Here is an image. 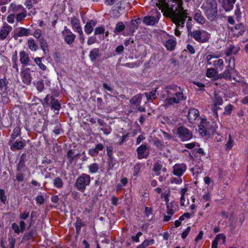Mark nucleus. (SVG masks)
Wrapping results in <instances>:
<instances>
[{
  "mask_svg": "<svg viewBox=\"0 0 248 248\" xmlns=\"http://www.w3.org/2000/svg\"><path fill=\"white\" fill-rule=\"evenodd\" d=\"M158 1L156 5L166 11L168 16L177 27L184 26L187 13L184 10L182 0H158Z\"/></svg>",
  "mask_w": 248,
  "mask_h": 248,
  "instance_id": "f257e3e1",
  "label": "nucleus"
},
{
  "mask_svg": "<svg viewBox=\"0 0 248 248\" xmlns=\"http://www.w3.org/2000/svg\"><path fill=\"white\" fill-rule=\"evenodd\" d=\"M165 91L167 94L165 101L169 105L178 104L181 101L186 100V99L184 94V90L176 85L167 86L165 88Z\"/></svg>",
  "mask_w": 248,
  "mask_h": 248,
  "instance_id": "f03ea898",
  "label": "nucleus"
},
{
  "mask_svg": "<svg viewBox=\"0 0 248 248\" xmlns=\"http://www.w3.org/2000/svg\"><path fill=\"white\" fill-rule=\"evenodd\" d=\"M188 36L193 38L199 43H205L209 41L211 34L203 30H192V24L188 21L186 23Z\"/></svg>",
  "mask_w": 248,
  "mask_h": 248,
  "instance_id": "7ed1b4c3",
  "label": "nucleus"
},
{
  "mask_svg": "<svg viewBox=\"0 0 248 248\" xmlns=\"http://www.w3.org/2000/svg\"><path fill=\"white\" fill-rule=\"evenodd\" d=\"M235 59L234 57H232L229 60V64L226 67V69L223 73L220 75V77L231 80L233 75L237 73L235 69Z\"/></svg>",
  "mask_w": 248,
  "mask_h": 248,
  "instance_id": "20e7f679",
  "label": "nucleus"
},
{
  "mask_svg": "<svg viewBox=\"0 0 248 248\" xmlns=\"http://www.w3.org/2000/svg\"><path fill=\"white\" fill-rule=\"evenodd\" d=\"M90 182V176L88 174L83 173L77 179L75 186L78 190L84 192L86 189V186H89Z\"/></svg>",
  "mask_w": 248,
  "mask_h": 248,
  "instance_id": "39448f33",
  "label": "nucleus"
},
{
  "mask_svg": "<svg viewBox=\"0 0 248 248\" xmlns=\"http://www.w3.org/2000/svg\"><path fill=\"white\" fill-rule=\"evenodd\" d=\"M42 104L44 106L50 105L51 108L59 111L61 108V105L59 101L55 99L52 95L47 94L44 99ZM58 112L56 113L58 114Z\"/></svg>",
  "mask_w": 248,
  "mask_h": 248,
  "instance_id": "423d86ee",
  "label": "nucleus"
},
{
  "mask_svg": "<svg viewBox=\"0 0 248 248\" xmlns=\"http://www.w3.org/2000/svg\"><path fill=\"white\" fill-rule=\"evenodd\" d=\"M8 80L5 78H0V94L3 96L4 102H8V98L7 97L8 93L10 92V89L8 86Z\"/></svg>",
  "mask_w": 248,
  "mask_h": 248,
  "instance_id": "0eeeda50",
  "label": "nucleus"
},
{
  "mask_svg": "<svg viewBox=\"0 0 248 248\" xmlns=\"http://www.w3.org/2000/svg\"><path fill=\"white\" fill-rule=\"evenodd\" d=\"M179 138L182 141H186L192 138V133L187 128L181 126L179 127L176 132Z\"/></svg>",
  "mask_w": 248,
  "mask_h": 248,
  "instance_id": "6e6552de",
  "label": "nucleus"
},
{
  "mask_svg": "<svg viewBox=\"0 0 248 248\" xmlns=\"http://www.w3.org/2000/svg\"><path fill=\"white\" fill-rule=\"evenodd\" d=\"M186 166L184 164H176L173 167V173L177 176H181L186 171Z\"/></svg>",
  "mask_w": 248,
  "mask_h": 248,
  "instance_id": "1a4fd4ad",
  "label": "nucleus"
},
{
  "mask_svg": "<svg viewBox=\"0 0 248 248\" xmlns=\"http://www.w3.org/2000/svg\"><path fill=\"white\" fill-rule=\"evenodd\" d=\"M62 34L64 36V40L65 42L68 45H70L74 42L76 36L70 30L65 29L62 32Z\"/></svg>",
  "mask_w": 248,
  "mask_h": 248,
  "instance_id": "9d476101",
  "label": "nucleus"
},
{
  "mask_svg": "<svg viewBox=\"0 0 248 248\" xmlns=\"http://www.w3.org/2000/svg\"><path fill=\"white\" fill-rule=\"evenodd\" d=\"M217 14V8H214L212 5L208 7L206 9L205 15L207 18L211 21H213L216 18Z\"/></svg>",
  "mask_w": 248,
  "mask_h": 248,
  "instance_id": "9b49d317",
  "label": "nucleus"
},
{
  "mask_svg": "<svg viewBox=\"0 0 248 248\" xmlns=\"http://www.w3.org/2000/svg\"><path fill=\"white\" fill-rule=\"evenodd\" d=\"M89 56L92 62H95L101 56L100 49L98 48L92 49L90 52Z\"/></svg>",
  "mask_w": 248,
  "mask_h": 248,
  "instance_id": "f8f14e48",
  "label": "nucleus"
},
{
  "mask_svg": "<svg viewBox=\"0 0 248 248\" xmlns=\"http://www.w3.org/2000/svg\"><path fill=\"white\" fill-rule=\"evenodd\" d=\"M235 2L236 0H222V6L226 12H230L233 8Z\"/></svg>",
  "mask_w": 248,
  "mask_h": 248,
  "instance_id": "ddd939ff",
  "label": "nucleus"
},
{
  "mask_svg": "<svg viewBox=\"0 0 248 248\" xmlns=\"http://www.w3.org/2000/svg\"><path fill=\"white\" fill-rule=\"evenodd\" d=\"M28 70H29V68H27L24 71H22L21 73L22 81L26 85L30 84L31 80V74L28 71Z\"/></svg>",
  "mask_w": 248,
  "mask_h": 248,
  "instance_id": "4468645a",
  "label": "nucleus"
},
{
  "mask_svg": "<svg viewBox=\"0 0 248 248\" xmlns=\"http://www.w3.org/2000/svg\"><path fill=\"white\" fill-rule=\"evenodd\" d=\"M26 157V155L25 154H23L19 159V161L17 165L16 171H24L26 169H27V167H26V165L25 164V160Z\"/></svg>",
  "mask_w": 248,
  "mask_h": 248,
  "instance_id": "2eb2a0df",
  "label": "nucleus"
},
{
  "mask_svg": "<svg viewBox=\"0 0 248 248\" xmlns=\"http://www.w3.org/2000/svg\"><path fill=\"white\" fill-rule=\"evenodd\" d=\"M71 24L73 28L75 31H77L79 34H83L82 28L80 25L79 21L75 16L71 18Z\"/></svg>",
  "mask_w": 248,
  "mask_h": 248,
  "instance_id": "dca6fc26",
  "label": "nucleus"
},
{
  "mask_svg": "<svg viewBox=\"0 0 248 248\" xmlns=\"http://www.w3.org/2000/svg\"><path fill=\"white\" fill-rule=\"evenodd\" d=\"M12 30V28L8 24L2 27L0 31V39L1 40L5 39Z\"/></svg>",
  "mask_w": 248,
  "mask_h": 248,
  "instance_id": "f3484780",
  "label": "nucleus"
},
{
  "mask_svg": "<svg viewBox=\"0 0 248 248\" xmlns=\"http://www.w3.org/2000/svg\"><path fill=\"white\" fill-rule=\"evenodd\" d=\"M104 146L102 143H98L96 145L94 148L90 149L89 150V154L92 157L97 155L99 151H102L104 150Z\"/></svg>",
  "mask_w": 248,
  "mask_h": 248,
  "instance_id": "a211bd4d",
  "label": "nucleus"
},
{
  "mask_svg": "<svg viewBox=\"0 0 248 248\" xmlns=\"http://www.w3.org/2000/svg\"><path fill=\"white\" fill-rule=\"evenodd\" d=\"M198 116L199 111L195 108H191L188 111L187 118L191 123H193L195 122Z\"/></svg>",
  "mask_w": 248,
  "mask_h": 248,
  "instance_id": "6ab92c4d",
  "label": "nucleus"
},
{
  "mask_svg": "<svg viewBox=\"0 0 248 248\" xmlns=\"http://www.w3.org/2000/svg\"><path fill=\"white\" fill-rule=\"evenodd\" d=\"M147 149V147L145 144H142L137 148V151L139 158H147L149 154L148 153L146 155L144 154Z\"/></svg>",
  "mask_w": 248,
  "mask_h": 248,
  "instance_id": "aec40b11",
  "label": "nucleus"
},
{
  "mask_svg": "<svg viewBox=\"0 0 248 248\" xmlns=\"http://www.w3.org/2000/svg\"><path fill=\"white\" fill-rule=\"evenodd\" d=\"M143 94L139 93L133 96L130 100V103L132 105L133 108L139 105H140Z\"/></svg>",
  "mask_w": 248,
  "mask_h": 248,
  "instance_id": "412c9836",
  "label": "nucleus"
},
{
  "mask_svg": "<svg viewBox=\"0 0 248 248\" xmlns=\"http://www.w3.org/2000/svg\"><path fill=\"white\" fill-rule=\"evenodd\" d=\"M208 125V122H207L206 120H202V122L199 125V129L202 134L206 136L208 134L207 130V125Z\"/></svg>",
  "mask_w": 248,
  "mask_h": 248,
  "instance_id": "4be33fe9",
  "label": "nucleus"
},
{
  "mask_svg": "<svg viewBox=\"0 0 248 248\" xmlns=\"http://www.w3.org/2000/svg\"><path fill=\"white\" fill-rule=\"evenodd\" d=\"M20 61L22 64L25 65L29 64L30 59L28 54L24 51H22L19 53Z\"/></svg>",
  "mask_w": 248,
  "mask_h": 248,
  "instance_id": "5701e85b",
  "label": "nucleus"
},
{
  "mask_svg": "<svg viewBox=\"0 0 248 248\" xmlns=\"http://www.w3.org/2000/svg\"><path fill=\"white\" fill-rule=\"evenodd\" d=\"M96 22L91 20L87 22L85 26L84 30L85 32L89 34L92 32L93 30V27L96 25Z\"/></svg>",
  "mask_w": 248,
  "mask_h": 248,
  "instance_id": "b1692460",
  "label": "nucleus"
},
{
  "mask_svg": "<svg viewBox=\"0 0 248 248\" xmlns=\"http://www.w3.org/2000/svg\"><path fill=\"white\" fill-rule=\"evenodd\" d=\"M194 19L197 22L203 24L205 22V19L202 16V13L200 10H197L194 12Z\"/></svg>",
  "mask_w": 248,
  "mask_h": 248,
  "instance_id": "393cba45",
  "label": "nucleus"
},
{
  "mask_svg": "<svg viewBox=\"0 0 248 248\" xmlns=\"http://www.w3.org/2000/svg\"><path fill=\"white\" fill-rule=\"evenodd\" d=\"M226 237L223 233H219L217 235L215 239L213 241L212 243V248H217L218 242L220 240H222L223 243L225 242Z\"/></svg>",
  "mask_w": 248,
  "mask_h": 248,
  "instance_id": "a878e982",
  "label": "nucleus"
},
{
  "mask_svg": "<svg viewBox=\"0 0 248 248\" xmlns=\"http://www.w3.org/2000/svg\"><path fill=\"white\" fill-rule=\"evenodd\" d=\"M239 47L231 45L226 51V55L227 56H230L232 54L236 55L239 51Z\"/></svg>",
  "mask_w": 248,
  "mask_h": 248,
  "instance_id": "bb28decb",
  "label": "nucleus"
},
{
  "mask_svg": "<svg viewBox=\"0 0 248 248\" xmlns=\"http://www.w3.org/2000/svg\"><path fill=\"white\" fill-rule=\"evenodd\" d=\"M156 21V18L152 16H145L143 19V22L147 25H154Z\"/></svg>",
  "mask_w": 248,
  "mask_h": 248,
  "instance_id": "cd10ccee",
  "label": "nucleus"
},
{
  "mask_svg": "<svg viewBox=\"0 0 248 248\" xmlns=\"http://www.w3.org/2000/svg\"><path fill=\"white\" fill-rule=\"evenodd\" d=\"M25 146V144L22 141H16L11 145L10 149L12 151L20 150Z\"/></svg>",
  "mask_w": 248,
  "mask_h": 248,
  "instance_id": "c85d7f7f",
  "label": "nucleus"
},
{
  "mask_svg": "<svg viewBox=\"0 0 248 248\" xmlns=\"http://www.w3.org/2000/svg\"><path fill=\"white\" fill-rule=\"evenodd\" d=\"M206 76L209 78H213L215 79L218 78L217 72L214 68H208L207 69Z\"/></svg>",
  "mask_w": 248,
  "mask_h": 248,
  "instance_id": "c756f323",
  "label": "nucleus"
},
{
  "mask_svg": "<svg viewBox=\"0 0 248 248\" xmlns=\"http://www.w3.org/2000/svg\"><path fill=\"white\" fill-rule=\"evenodd\" d=\"M176 43L175 41L169 39L166 41L165 46L168 50L172 51L174 49Z\"/></svg>",
  "mask_w": 248,
  "mask_h": 248,
  "instance_id": "7c9ffc66",
  "label": "nucleus"
},
{
  "mask_svg": "<svg viewBox=\"0 0 248 248\" xmlns=\"http://www.w3.org/2000/svg\"><path fill=\"white\" fill-rule=\"evenodd\" d=\"M125 28V26L124 23L122 22H119L117 23L113 31L115 34H117L123 31Z\"/></svg>",
  "mask_w": 248,
  "mask_h": 248,
  "instance_id": "2f4dec72",
  "label": "nucleus"
},
{
  "mask_svg": "<svg viewBox=\"0 0 248 248\" xmlns=\"http://www.w3.org/2000/svg\"><path fill=\"white\" fill-rule=\"evenodd\" d=\"M30 32V30L21 27L18 30L17 35L19 37L28 36L29 35Z\"/></svg>",
  "mask_w": 248,
  "mask_h": 248,
  "instance_id": "473e14b6",
  "label": "nucleus"
},
{
  "mask_svg": "<svg viewBox=\"0 0 248 248\" xmlns=\"http://www.w3.org/2000/svg\"><path fill=\"white\" fill-rule=\"evenodd\" d=\"M157 88L155 90H153L149 93H144V94L146 97L147 100H154L156 98V92Z\"/></svg>",
  "mask_w": 248,
  "mask_h": 248,
  "instance_id": "72a5a7b5",
  "label": "nucleus"
},
{
  "mask_svg": "<svg viewBox=\"0 0 248 248\" xmlns=\"http://www.w3.org/2000/svg\"><path fill=\"white\" fill-rule=\"evenodd\" d=\"M211 64L216 68L219 67L222 70L223 68V61L222 59L215 60L211 62Z\"/></svg>",
  "mask_w": 248,
  "mask_h": 248,
  "instance_id": "f704fd0d",
  "label": "nucleus"
},
{
  "mask_svg": "<svg viewBox=\"0 0 248 248\" xmlns=\"http://www.w3.org/2000/svg\"><path fill=\"white\" fill-rule=\"evenodd\" d=\"M20 134V128L19 127L16 126L13 130V132L11 135V140L9 141V143L11 144L12 141L19 135Z\"/></svg>",
  "mask_w": 248,
  "mask_h": 248,
  "instance_id": "c9c22d12",
  "label": "nucleus"
},
{
  "mask_svg": "<svg viewBox=\"0 0 248 248\" xmlns=\"http://www.w3.org/2000/svg\"><path fill=\"white\" fill-rule=\"evenodd\" d=\"M140 18L136 19L134 20H132L129 29L130 32H133L134 31L135 29L137 28L138 24H140Z\"/></svg>",
  "mask_w": 248,
  "mask_h": 248,
  "instance_id": "e433bc0d",
  "label": "nucleus"
},
{
  "mask_svg": "<svg viewBox=\"0 0 248 248\" xmlns=\"http://www.w3.org/2000/svg\"><path fill=\"white\" fill-rule=\"evenodd\" d=\"M53 184L54 186L58 188H62L63 185V183L62 179L59 177H57L54 179Z\"/></svg>",
  "mask_w": 248,
  "mask_h": 248,
  "instance_id": "4c0bfd02",
  "label": "nucleus"
},
{
  "mask_svg": "<svg viewBox=\"0 0 248 248\" xmlns=\"http://www.w3.org/2000/svg\"><path fill=\"white\" fill-rule=\"evenodd\" d=\"M9 9H12L14 12H19L25 10L22 6L20 5H16L14 3H12L10 5Z\"/></svg>",
  "mask_w": 248,
  "mask_h": 248,
  "instance_id": "58836bf2",
  "label": "nucleus"
},
{
  "mask_svg": "<svg viewBox=\"0 0 248 248\" xmlns=\"http://www.w3.org/2000/svg\"><path fill=\"white\" fill-rule=\"evenodd\" d=\"M88 168H89V171L91 173H95L97 172V171H98V170L99 169V166L97 163H94L90 164Z\"/></svg>",
  "mask_w": 248,
  "mask_h": 248,
  "instance_id": "ea45409f",
  "label": "nucleus"
},
{
  "mask_svg": "<svg viewBox=\"0 0 248 248\" xmlns=\"http://www.w3.org/2000/svg\"><path fill=\"white\" fill-rule=\"evenodd\" d=\"M40 46L43 51L46 53L48 50V47L46 41L43 38H41L39 40Z\"/></svg>",
  "mask_w": 248,
  "mask_h": 248,
  "instance_id": "a19ab883",
  "label": "nucleus"
},
{
  "mask_svg": "<svg viewBox=\"0 0 248 248\" xmlns=\"http://www.w3.org/2000/svg\"><path fill=\"white\" fill-rule=\"evenodd\" d=\"M28 46L29 48L33 51H36L38 49V46L35 43V41L33 39H29L28 40Z\"/></svg>",
  "mask_w": 248,
  "mask_h": 248,
  "instance_id": "79ce46f5",
  "label": "nucleus"
},
{
  "mask_svg": "<svg viewBox=\"0 0 248 248\" xmlns=\"http://www.w3.org/2000/svg\"><path fill=\"white\" fill-rule=\"evenodd\" d=\"M233 140H232L231 135L230 134L229 135V140L225 144V149L226 150H230L233 145Z\"/></svg>",
  "mask_w": 248,
  "mask_h": 248,
  "instance_id": "37998d69",
  "label": "nucleus"
},
{
  "mask_svg": "<svg viewBox=\"0 0 248 248\" xmlns=\"http://www.w3.org/2000/svg\"><path fill=\"white\" fill-rule=\"evenodd\" d=\"M27 16V12L26 10L18 14L16 16V20L17 22H21Z\"/></svg>",
  "mask_w": 248,
  "mask_h": 248,
  "instance_id": "c03bdc74",
  "label": "nucleus"
},
{
  "mask_svg": "<svg viewBox=\"0 0 248 248\" xmlns=\"http://www.w3.org/2000/svg\"><path fill=\"white\" fill-rule=\"evenodd\" d=\"M34 62H35L36 64L38 65L42 70H45L46 69V67L43 63H42V60L41 58H35L34 59Z\"/></svg>",
  "mask_w": 248,
  "mask_h": 248,
  "instance_id": "a18cd8bd",
  "label": "nucleus"
},
{
  "mask_svg": "<svg viewBox=\"0 0 248 248\" xmlns=\"http://www.w3.org/2000/svg\"><path fill=\"white\" fill-rule=\"evenodd\" d=\"M213 102H214L215 105H221L222 104L223 99L217 94H215Z\"/></svg>",
  "mask_w": 248,
  "mask_h": 248,
  "instance_id": "49530a36",
  "label": "nucleus"
},
{
  "mask_svg": "<svg viewBox=\"0 0 248 248\" xmlns=\"http://www.w3.org/2000/svg\"><path fill=\"white\" fill-rule=\"evenodd\" d=\"M67 156L68 159V161L70 163H72L75 158V156L74 155V152L72 150H70L68 151Z\"/></svg>",
  "mask_w": 248,
  "mask_h": 248,
  "instance_id": "de8ad7c7",
  "label": "nucleus"
},
{
  "mask_svg": "<svg viewBox=\"0 0 248 248\" xmlns=\"http://www.w3.org/2000/svg\"><path fill=\"white\" fill-rule=\"evenodd\" d=\"M162 168V165L158 163H155L154 165L153 170L154 172H156L157 175L160 174V170Z\"/></svg>",
  "mask_w": 248,
  "mask_h": 248,
  "instance_id": "09e8293b",
  "label": "nucleus"
},
{
  "mask_svg": "<svg viewBox=\"0 0 248 248\" xmlns=\"http://www.w3.org/2000/svg\"><path fill=\"white\" fill-rule=\"evenodd\" d=\"M23 171H17V173L16 175V179L18 182H21L23 181L24 174H23Z\"/></svg>",
  "mask_w": 248,
  "mask_h": 248,
  "instance_id": "8fccbe9b",
  "label": "nucleus"
},
{
  "mask_svg": "<svg viewBox=\"0 0 248 248\" xmlns=\"http://www.w3.org/2000/svg\"><path fill=\"white\" fill-rule=\"evenodd\" d=\"M101 130L102 131L104 134L108 135L111 132V128L109 125H106L104 127L101 128Z\"/></svg>",
  "mask_w": 248,
  "mask_h": 248,
  "instance_id": "3c124183",
  "label": "nucleus"
},
{
  "mask_svg": "<svg viewBox=\"0 0 248 248\" xmlns=\"http://www.w3.org/2000/svg\"><path fill=\"white\" fill-rule=\"evenodd\" d=\"M219 57V56L214 54L208 55L206 57L207 63L209 65H211V62L213 59H216Z\"/></svg>",
  "mask_w": 248,
  "mask_h": 248,
  "instance_id": "603ef678",
  "label": "nucleus"
},
{
  "mask_svg": "<svg viewBox=\"0 0 248 248\" xmlns=\"http://www.w3.org/2000/svg\"><path fill=\"white\" fill-rule=\"evenodd\" d=\"M16 242V239L10 236L9 237V248H14Z\"/></svg>",
  "mask_w": 248,
  "mask_h": 248,
  "instance_id": "864d4df0",
  "label": "nucleus"
},
{
  "mask_svg": "<svg viewBox=\"0 0 248 248\" xmlns=\"http://www.w3.org/2000/svg\"><path fill=\"white\" fill-rule=\"evenodd\" d=\"M36 88L38 91L42 92L44 88V85L42 81H39L37 82Z\"/></svg>",
  "mask_w": 248,
  "mask_h": 248,
  "instance_id": "5fc2aeb1",
  "label": "nucleus"
},
{
  "mask_svg": "<svg viewBox=\"0 0 248 248\" xmlns=\"http://www.w3.org/2000/svg\"><path fill=\"white\" fill-rule=\"evenodd\" d=\"M34 234H36V233H26L22 238V241H27L33 237H34L35 236L33 235Z\"/></svg>",
  "mask_w": 248,
  "mask_h": 248,
  "instance_id": "6e6d98bb",
  "label": "nucleus"
},
{
  "mask_svg": "<svg viewBox=\"0 0 248 248\" xmlns=\"http://www.w3.org/2000/svg\"><path fill=\"white\" fill-rule=\"evenodd\" d=\"M0 200L3 203L5 202L6 200V197L5 195L4 190L1 189H0Z\"/></svg>",
  "mask_w": 248,
  "mask_h": 248,
  "instance_id": "4d7b16f0",
  "label": "nucleus"
},
{
  "mask_svg": "<svg viewBox=\"0 0 248 248\" xmlns=\"http://www.w3.org/2000/svg\"><path fill=\"white\" fill-rule=\"evenodd\" d=\"M233 106L232 105H227L225 108V111L224 114H230L231 113Z\"/></svg>",
  "mask_w": 248,
  "mask_h": 248,
  "instance_id": "13d9d810",
  "label": "nucleus"
},
{
  "mask_svg": "<svg viewBox=\"0 0 248 248\" xmlns=\"http://www.w3.org/2000/svg\"><path fill=\"white\" fill-rule=\"evenodd\" d=\"M154 243V240L153 239H151V240H144V241L140 245H143V246L144 247H148L150 245H151L153 244Z\"/></svg>",
  "mask_w": 248,
  "mask_h": 248,
  "instance_id": "bf43d9fd",
  "label": "nucleus"
},
{
  "mask_svg": "<svg viewBox=\"0 0 248 248\" xmlns=\"http://www.w3.org/2000/svg\"><path fill=\"white\" fill-rule=\"evenodd\" d=\"M105 31V29L103 27H98L95 29L94 34H100L103 33Z\"/></svg>",
  "mask_w": 248,
  "mask_h": 248,
  "instance_id": "052dcab7",
  "label": "nucleus"
},
{
  "mask_svg": "<svg viewBox=\"0 0 248 248\" xmlns=\"http://www.w3.org/2000/svg\"><path fill=\"white\" fill-rule=\"evenodd\" d=\"M36 201L37 203L39 204V205H42L44 203V198L42 195H39L37 196L36 198Z\"/></svg>",
  "mask_w": 248,
  "mask_h": 248,
  "instance_id": "680f3d73",
  "label": "nucleus"
},
{
  "mask_svg": "<svg viewBox=\"0 0 248 248\" xmlns=\"http://www.w3.org/2000/svg\"><path fill=\"white\" fill-rule=\"evenodd\" d=\"M82 226V222L80 219H78L76 222V231L77 232H78L80 231L81 227Z\"/></svg>",
  "mask_w": 248,
  "mask_h": 248,
  "instance_id": "e2e57ef3",
  "label": "nucleus"
},
{
  "mask_svg": "<svg viewBox=\"0 0 248 248\" xmlns=\"http://www.w3.org/2000/svg\"><path fill=\"white\" fill-rule=\"evenodd\" d=\"M96 42V38L94 36H91L89 38L88 41H87V44L88 45H91L94 43H95Z\"/></svg>",
  "mask_w": 248,
  "mask_h": 248,
  "instance_id": "0e129e2a",
  "label": "nucleus"
},
{
  "mask_svg": "<svg viewBox=\"0 0 248 248\" xmlns=\"http://www.w3.org/2000/svg\"><path fill=\"white\" fill-rule=\"evenodd\" d=\"M140 164H137L134 168V175L136 176L140 170Z\"/></svg>",
  "mask_w": 248,
  "mask_h": 248,
  "instance_id": "69168bd1",
  "label": "nucleus"
},
{
  "mask_svg": "<svg viewBox=\"0 0 248 248\" xmlns=\"http://www.w3.org/2000/svg\"><path fill=\"white\" fill-rule=\"evenodd\" d=\"M41 34H42L41 31L40 29H36L34 31L33 35L34 37L39 39L40 38H41L40 37H41Z\"/></svg>",
  "mask_w": 248,
  "mask_h": 248,
  "instance_id": "338daca9",
  "label": "nucleus"
},
{
  "mask_svg": "<svg viewBox=\"0 0 248 248\" xmlns=\"http://www.w3.org/2000/svg\"><path fill=\"white\" fill-rule=\"evenodd\" d=\"M103 87L105 90L109 92H112L113 91V87L112 86L108 85L106 83H104L103 84Z\"/></svg>",
  "mask_w": 248,
  "mask_h": 248,
  "instance_id": "774afa93",
  "label": "nucleus"
}]
</instances>
